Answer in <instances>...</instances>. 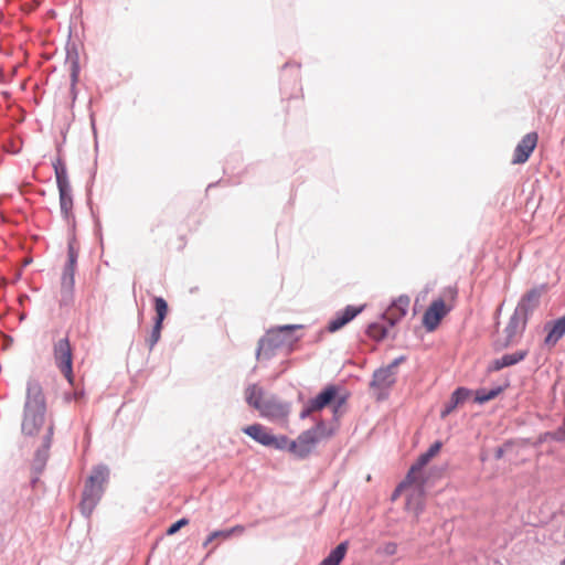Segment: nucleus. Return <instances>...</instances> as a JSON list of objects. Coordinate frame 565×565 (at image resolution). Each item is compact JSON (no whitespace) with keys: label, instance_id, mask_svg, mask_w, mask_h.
Here are the masks:
<instances>
[{"label":"nucleus","instance_id":"1","mask_svg":"<svg viewBox=\"0 0 565 565\" xmlns=\"http://www.w3.org/2000/svg\"><path fill=\"white\" fill-rule=\"evenodd\" d=\"M55 431L54 418L47 414L46 396L42 384L36 379H29L25 387V398L21 418V434L25 438L33 439L34 455L31 462L35 477L32 483L38 481L50 458V449Z\"/></svg>","mask_w":565,"mask_h":565},{"label":"nucleus","instance_id":"2","mask_svg":"<svg viewBox=\"0 0 565 565\" xmlns=\"http://www.w3.org/2000/svg\"><path fill=\"white\" fill-rule=\"evenodd\" d=\"M301 324H285L271 328L266 335L259 339L256 350V359H271L278 350L286 349L290 352L300 337L295 331L301 329Z\"/></svg>","mask_w":565,"mask_h":565},{"label":"nucleus","instance_id":"3","mask_svg":"<svg viewBox=\"0 0 565 565\" xmlns=\"http://www.w3.org/2000/svg\"><path fill=\"white\" fill-rule=\"evenodd\" d=\"M109 470L105 466H98L94 468L89 476L82 495L79 504L81 512L84 516L89 518L95 507L99 502L104 488L103 484L107 481Z\"/></svg>","mask_w":565,"mask_h":565},{"label":"nucleus","instance_id":"4","mask_svg":"<svg viewBox=\"0 0 565 565\" xmlns=\"http://www.w3.org/2000/svg\"><path fill=\"white\" fill-rule=\"evenodd\" d=\"M331 435L332 430L327 428L323 420H320L312 428L302 431L296 440H291L290 452L299 459H305L313 451L320 440Z\"/></svg>","mask_w":565,"mask_h":565},{"label":"nucleus","instance_id":"5","mask_svg":"<svg viewBox=\"0 0 565 565\" xmlns=\"http://www.w3.org/2000/svg\"><path fill=\"white\" fill-rule=\"evenodd\" d=\"M53 356L56 367L73 383V352L67 337L61 338L53 344Z\"/></svg>","mask_w":565,"mask_h":565},{"label":"nucleus","instance_id":"6","mask_svg":"<svg viewBox=\"0 0 565 565\" xmlns=\"http://www.w3.org/2000/svg\"><path fill=\"white\" fill-rule=\"evenodd\" d=\"M77 258L78 249L75 247L74 239H72L67 245V260L64 265L61 278V292L63 298H71L73 295Z\"/></svg>","mask_w":565,"mask_h":565},{"label":"nucleus","instance_id":"7","mask_svg":"<svg viewBox=\"0 0 565 565\" xmlns=\"http://www.w3.org/2000/svg\"><path fill=\"white\" fill-rule=\"evenodd\" d=\"M527 318L518 313L515 310L510 317V320L504 329V338L498 339L494 342V347L498 350L508 348L514 342L515 338L520 335L526 327Z\"/></svg>","mask_w":565,"mask_h":565},{"label":"nucleus","instance_id":"8","mask_svg":"<svg viewBox=\"0 0 565 565\" xmlns=\"http://www.w3.org/2000/svg\"><path fill=\"white\" fill-rule=\"evenodd\" d=\"M338 395V387L334 385L327 386L322 392H320L316 397L309 399L300 413L301 418H306L310 416L312 413L321 411L327 405H329L332 401L335 399Z\"/></svg>","mask_w":565,"mask_h":565},{"label":"nucleus","instance_id":"9","mask_svg":"<svg viewBox=\"0 0 565 565\" xmlns=\"http://www.w3.org/2000/svg\"><path fill=\"white\" fill-rule=\"evenodd\" d=\"M396 375L390 369L380 367L374 371L370 387L377 391V399H383L387 391L395 384Z\"/></svg>","mask_w":565,"mask_h":565},{"label":"nucleus","instance_id":"10","mask_svg":"<svg viewBox=\"0 0 565 565\" xmlns=\"http://www.w3.org/2000/svg\"><path fill=\"white\" fill-rule=\"evenodd\" d=\"M262 417L268 419H281L289 414V405L281 402L275 395L267 396L260 408L257 409Z\"/></svg>","mask_w":565,"mask_h":565},{"label":"nucleus","instance_id":"11","mask_svg":"<svg viewBox=\"0 0 565 565\" xmlns=\"http://www.w3.org/2000/svg\"><path fill=\"white\" fill-rule=\"evenodd\" d=\"M537 138L536 132H529L520 140L513 152V164H522L529 160L537 145Z\"/></svg>","mask_w":565,"mask_h":565},{"label":"nucleus","instance_id":"12","mask_svg":"<svg viewBox=\"0 0 565 565\" xmlns=\"http://www.w3.org/2000/svg\"><path fill=\"white\" fill-rule=\"evenodd\" d=\"M446 305L443 299L434 300L429 307L426 309L423 323L428 331H433L437 328L440 320L447 313Z\"/></svg>","mask_w":565,"mask_h":565},{"label":"nucleus","instance_id":"13","mask_svg":"<svg viewBox=\"0 0 565 565\" xmlns=\"http://www.w3.org/2000/svg\"><path fill=\"white\" fill-rule=\"evenodd\" d=\"M409 307V298L407 296H399L394 300L391 306L383 313L384 320L387 321L390 327L396 324L407 313Z\"/></svg>","mask_w":565,"mask_h":565},{"label":"nucleus","instance_id":"14","mask_svg":"<svg viewBox=\"0 0 565 565\" xmlns=\"http://www.w3.org/2000/svg\"><path fill=\"white\" fill-rule=\"evenodd\" d=\"M364 309V306L354 307L347 306L342 311L335 313L334 318H332L328 323V331L335 332L353 320L359 313H361Z\"/></svg>","mask_w":565,"mask_h":565},{"label":"nucleus","instance_id":"15","mask_svg":"<svg viewBox=\"0 0 565 565\" xmlns=\"http://www.w3.org/2000/svg\"><path fill=\"white\" fill-rule=\"evenodd\" d=\"M542 288H533L529 290L519 301L515 311L529 319V316L540 305V298L542 296Z\"/></svg>","mask_w":565,"mask_h":565},{"label":"nucleus","instance_id":"16","mask_svg":"<svg viewBox=\"0 0 565 565\" xmlns=\"http://www.w3.org/2000/svg\"><path fill=\"white\" fill-rule=\"evenodd\" d=\"M440 448V441H436L433 445H430L427 451L422 454L417 459L416 463H414L411 467L407 473V480L417 481V475L420 473L422 469L431 460L433 457H435L439 452Z\"/></svg>","mask_w":565,"mask_h":565},{"label":"nucleus","instance_id":"17","mask_svg":"<svg viewBox=\"0 0 565 565\" xmlns=\"http://www.w3.org/2000/svg\"><path fill=\"white\" fill-rule=\"evenodd\" d=\"M526 355H527V351H525V350L504 354L501 358L493 360L489 364L488 371L497 372L504 367L515 365L519 362L523 361L526 358Z\"/></svg>","mask_w":565,"mask_h":565},{"label":"nucleus","instance_id":"18","mask_svg":"<svg viewBox=\"0 0 565 565\" xmlns=\"http://www.w3.org/2000/svg\"><path fill=\"white\" fill-rule=\"evenodd\" d=\"M242 430L263 446L268 447L273 441V434L262 424H253L244 427Z\"/></svg>","mask_w":565,"mask_h":565},{"label":"nucleus","instance_id":"19","mask_svg":"<svg viewBox=\"0 0 565 565\" xmlns=\"http://www.w3.org/2000/svg\"><path fill=\"white\" fill-rule=\"evenodd\" d=\"M57 189H58V194H60L61 214L66 222H70V220L73 216V213H72V210H73L72 186L63 185V186H57Z\"/></svg>","mask_w":565,"mask_h":565},{"label":"nucleus","instance_id":"20","mask_svg":"<svg viewBox=\"0 0 565 565\" xmlns=\"http://www.w3.org/2000/svg\"><path fill=\"white\" fill-rule=\"evenodd\" d=\"M565 334V315L551 323L544 343L554 347Z\"/></svg>","mask_w":565,"mask_h":565},{"label":"nucleus","instance_id":"21","mask_svg":"<svg viewBox=\"0 0 565 565\" xmlns=\"http://www.w3.org/2000/svg\"><path fill=\"white\" fill-rule=\"evenodd\" d=\"M470 395L469 390L465 387H458L450 396L449 401L445 404L444 409L441 411V417H447L450 413H452L458 405L462 404Z\"/></svg>","mask_w":565,"mask_h":565},{"label":"nucleus","instance_id":"22","mask_svg":"<svg viewBox=\"0 0 565 565\" xmlns=\"http://www.w3.org/2000/svg\"><path fill=\"white\" fill-rule=\"evenodd\" d=\"M265 398V391L258 384H249L245 388V401L250 407L255 409L260 408V404L264 403Z\"/></svg>","mask_w":565,"mask_h":565},{"label":"nucleus","instance_id":"23","mask_svg":"<svg viewBox=\"0 0 565 565\" xmlns=\"http://www.w3.org/2000/svg\"><path fill=\"white\" fill-rule=\"evenodd\" d=\"M349 543L342 542L335 548H333L329 555L322 559L319 565H339L344 558L348 551Z\"/></svg>","mask_w":565,"mask_h":565},{"label":"nucleus","instance_id":"24","mask_svg":"<svg viewBox=\"0 0 565 565\" xmlns=\"http://www.w3.org/2000/svg\"><path fill=\"white\" fill-rule=\"evenodd\" d=\"M245 531V526L244 525H235L231 529H227V530H217V531H214L212 532L207 537L206 540L204 541L203 543V546L206 547L209 544H211L213 541H214V536H222L223 540H227L230 539L232 535H239V534H243Z\"/></svg>","mask_w":565,"mask_h":565},{"label":"nucleus","instance_id":"25","mask_svg":"<svg viewBox=\"0 0 565 565\" xmlns=\"http://www.w3.org/2000/svg\"><path fill=\"white\" fill-rule=\"evenodd\" d=\"M55 179H56V185L63 186V185H71L68 175H67V169L62 159H56L53 163Z\"/></svg>","mask_w":565,"mask_h":565},{"label":"nucleus","instance_id":"26","mask_svg":"<svg viewBox=\"0 0 565 565\" xmlns=\"http://www.w3.org/2000/svg\"><path fill=\"white\" fill-rule=\"evenodd\" d=\"M366 334L373 340L381 341L386 337L387 329L383 324L374 322L369 324Z\"/></svg>","mask_w":565,"mask_h":565},{"label":"nucleus","instance_id":"27","mask_svg":"<svg viewBox=\"0 0 565 565\" xmlns=\"http://www.w3.org/2000/svg\"><path fill=\"white\" fill-rule=\"evenodd\" d=\"M153 300L156 310L154 322L163 323V320L168 313V303L162 297H154Z\"/></svg>","mask_w":565,"mask_h":565},{"label":"nucleus","instance_id":"28","mask_svg":"<svg viewBox=\"0 0 565 565\" xmlns=\"http://www.w3.org/2000/svg\"><path fill=\"white\" fill-rule=\"evenodd\" d=\"M162 323L154 322L150 337L147 339L149 350H152L161 338Z\"/></svg>","mask_w":565,"mask_h":565},{"label":"nucleus","instance_id":"29","mask_svg":"<svg viewBox=\"0 0 565 565\" xmlns=\"http://www.w3.org/2000/svg\"><path fill=\"white\" fill-rule=\"evenodd\" d=\"M290 443L289 438L287 436H275L273 435V441L268 447H273L278 450L288 449L290 451Z\"/></svg>","mask_w":565,"mask_h":565},{"label":"nucleus","instance_id":"30","mask_svg":"<svg viewBox=\"0 0 565 565\" xmlns=\"http://www.w3.org/2000/svg\"><path fill=\"white\" fill-rule=\"evenodd\" d=\"M423 493L419 491L414 498H411L407 502V507L409 510H414L416 515H418L423 511Z\"/></svg>","mask_w":565,"mask_h":565},{"label":"nucleus","instance_id":"31","mask_svg":"<svg viewBox=\"0 0 565 565\" xmlns=\"http://www.w3.org/2000/svg\"><path fill=\"white\" fill-rule=\"evenodd\" d=\"M500 391H501V388L498 387V388L490 390L488 392H484V391L483 392H478L476 399L479 403L488 402V401L494 398L500 393Z\"/></svg>","mask_w":565,"mask_h":565},{"label":"nucleus","instance_id":"32","mask_svg":"<svg viewBox=\"0 0 565 565\" xmlns=\"http://www.w3.org/2000/svg\"><path fill=\"white\" fill-rule=\"evenodd\" d=\"M189 523V520L185 518H182L178 520L175 523L171 524L169 529L167 530L168 535L175 534L182 526L186 525Z\"/></svg>","mask_w":565,"mask_h":565},{"label":"nucleus","instance_id":"33","mask_svg":"<svg viewBox=\"0 0 565 565\" xmlns=\"http://www.w3.org/2000/svg\"><path fill=\"white\" fill-rule=\"evenodd\" d=\"M405 361V356L401 355L396 359H394L388 365H386V369H390L391 372H394L396 374L397 366Z\"/></svg>","mask_w":565,"mask_h":565},{"label":"nucleus","instance_id":"34","mask_svg":"<svg viewBox=\"0 0 565 565\" xmlns=\"http://www.w3.org/2000/svg\"><path fill=\"white\" fill-rule=\"evenodd\" d=\"M397 551V545L396 543H393V542H388L386 543L384 546H383V552L386 554V555H394Z\"/></svg>","mask_w":565,"mask_h":565},{"label":"nucleus","instance_id":"35","mask_svg":"<svg viewBox=\"0 0 565 565\" xmlns=\"http://www.w3.org/2000/svg\"><path fill=\"white\" fill-rule=\"evenodd\" d=\"M413 482H414V481H409V480H407V478H406V479H405V480H404V481H403V482L397 487V489L395 490V492H394V494H393V499H395V498L398 495V493H399L401 489H403L404 487H406L407 484H411V483H413Z\"/></svg>","mask_w":565,"mask_h":565},{"label":"nucleus","instance_id":"36","mask_svg":"<svg viewBox=\"0 0 565 565\" xmlns=\"http://www.w3.org/2000/svg\"><path fill=\"white\" fill-rule=\"evenodd\" d=\"M343 403H344V398L343 397H341V398H339L337 401V404L334 405V408H333L334 414L338 413L339 408L342 406Z\"/></svg>","mask_w":565,"mask_h":565},{"label":"nucleus","instance_id":"37","mask_svg":"<svg viewBox=\"0 0 565 565\" xmlns=\"http://www.w3.org/2000/svg\"><path fill=\"white\" fill-rule=\"evenodd\" d=\"M83 396H84V392L83 391H76L74 393V399L75 401H79Z\"/></svg>","mask_w":565,"mask_h":565},{"label":"nucleus","instance_id":"38","mask_svg":"<svg viewBox=\"0 0 565 565\" xmlns=\"http://www.w3.org/2000/svg\"><path fill=\"white\" fill-rule=\"evenodd\" d=\"M502 456H503V449L502 448H498L497 451H495V458L500 459Z\"/></svg>","mask_w":565,"mask_h":565},{"label":"nucleus","instance_id":"39","mask_svg":"<svg viewBox=\"0 0 565 565\" xmlns=\"http://www.w3.org/2000/svg\"><path fill=\"white\" fill-rule=\"evenodd\" d=\"M90 121H92V126L94 127V115L90 114Z\"/></svg>","mask_w":565,"mask_h":565},{"label":"nucleus","instance_id":"40","mask_svg":"<svg viewBox=\"0 0 565 565\" xmlns=\"http://www.w3.org/2000/svg\"><path fill=\"white\" fill-rule=\"evenodd\" d=\"M562 565H565V559L562 562Z\"/></svg>","mask_w":565,"mask_h":565}]
</instances>
